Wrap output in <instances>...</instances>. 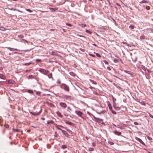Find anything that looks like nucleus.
Wrapping results in <instances>:
<instances>
[{"mask_svg":"<svg viewBox=\"0 0 153 153\" xmlns=\"http://www.w3.org/2000/svg\"><path fill=\"white\" fill-rule=\"evenodd\" d=\"M41 112V110H40V111H39L38 112H37L36 111V112H30V113L31 114H32V115H33L34 116H35V115H38Z\"/></svg>","mask_w":153,"mask_h":153,"instance_id":"nucleus-7","label":"nucleus"},{"mask_svg":"<svg viewBox=\"0 0 153 153\" xmlns=\"http://www.w3.org/2000/svg\"><path fill=\"white\" fill-rule=\"evenodd\" d=\"M61 87L66 91L69 92V91L70 89L69 87L64 84H62L61 85Z\"/></svg>","mask_w":153,"mask_h":153,"instance_id":"nucleus-1","label":"nucleus"},{"mask_svg":"<svg viewBox=\"0 0 153 153\" xmlns=\"http://www.w3.org/2000/svg\"><path fill=\"white\" fill-rule=\"evenodd\" d=\"M113 125L114 126H115V127H117V126L116 125H115V124H113Z\"/></svg>","mask_w":153,"mask_h":153,"instance_id":"nucleus-62","label":"nucleus"},{"mask_svg":"<svg viewBox=\"0 0 153 153\" xmlns=\"http://www.w3.org/2000/svg\"><path fill=\"white\" fill-rule=\"evenodd\" d=\"M36 61L37 62H40L41 61V60L40 59H36Z\"/></svg>","mask_w":153,"mask_h":153,"instance_id":"nucleus-34","label":"nucleus"},{"mask_svg":"<svg viewBox=\"0 0 153 153\" xmlns=\"http://www.w3.org/2000/svg\"><path fill=\"white\" fill-rule=\"evenodd\" d=\"M92 146H93L94 147L95 146H96V144L94 142H93L92 143Z\"/></svg>","mask_w":153,"mask_h":153,"instance_id":"nucleus-43","label":"nucleus"},{"mask_svg":"<svg viewBox=\"0 0 153 153\" xmlns=\"http://www.w3.org/2000/svg\"><path fill=\"white\" fill-rule=\"evenodd\" d=\"M48 105H49L50 106L52 107H54V105L51 103H50L49 104L48 103Z\"/></svg>","mask_w":153,"mask_h":153,"instance_id":"nucleus-29","label":"nucleus"},{"mask_svg":"<svg viewBox=\"0 0 153 153\" xmlns=\"http://www.w3.org/2000/svg\"><path fill=\"white\" fill-rule=\"evenodd\" d=\"M67 130L69 133H71V134L72 133V131L70 130L67 129Z\"/></svg>","mask_w":153,"mask_h":153,"instance_id":"nucleus-45","label":"nucleus"},{"mask_svg":"<svg viewBox=\"0 0 153 153\" xmlns=\"http://www.w3.org/2000/svg\"><path fill=\"white\" fill-rule=\"evenodd\" d=\"M70 74L71 75H72L73 76V74H74V73L72 72H71L70 73Z\"/></svg>","mask_w":153,"mask_h":153,"instance_id":"nucleus-55","label":"nucleus"},{"mask_svg":"<svg viewBox=\"0 0 153 153\" xmlns=\"http://www.w3.org/2000/svg\"><path fill=\"white\" fill-rule=\"evenodd\" d=\"M134 124L135 125H139L138 123L137 122H134Z\"/></svg>","mask_w":153,"mask_h":153,"instance_id":"nucleus-44","label":"nucleus"},{"mask_svg":"<svg viewBox=\"0 0 153 153\" xmlns=\"http://www.w3.org/2000/svg\"><path fill=\"white\" fill-rule=\"evenodd\" d=\"M90 82H92L93 84L96 85L97 84V82L96 81H94L93 80H92L91 79H90Z\"/></svg>","mask_w":153,"mask_h":153,"instance_id":"nucleus-18","label":"nucleus"},{"mask_svg":"<svg viewBox=\"0 0 153 153\" xmlns=\"http://www.w3.org/2000/svg\"><path fill=\"white\" fill-rule=\"evenodd\" d=\"M124 72L127 73H128L130 74H132V73L130 71H127V70H124Z\"/></svg>","mask_w":153,"mask_h":153,"instance_id":"nucleus-21","label":"nucleus"},{"mask_svg":"<svg viewBox=\"0 0 153 153\" xmlns=\"http://www.w3.org/2000/svg\"><path fill=\"white\" fill-rule=\"evenodd\" d=\"M79 26H80L82 27H85L86 26V25L85 24H81L79 25Z\"/></svg>","mask_w":153,"mask_h":153,"instance_id":"nucleus-20","label":"nucleus"},{"mask_svg":"<svg viewBox=\"0 0 153 153\" xmlns=\"http://www.w3.org/2000/svg\"><path fill=\"white\" fill-rule=\"evenodd\" d=\"M6 30V28L3 27H0V30L4 31H5Z\"/></svg>","mask_w":153,"mask_h":153,"instance_id":"nucleus-15","label":"nucleus"},{"mask_svg":"<svg viewBox=\"0 0 153 153\" xmlns=\"http://www.w3.org/2000/svg\"><path fill=\"white\" fill-rule=\"evenodd\" d=\"M146 8L148 10H149V9H150V7L149 6H146Z\"/></svg>","mask_w":153,"mask_h":153,"instance_id":"nucleus-47","label":"nucleus"},{"mask_svg":"<svg viewBox=\"0 0 153 153\" xmlns=\"http://www.w3.org/2000/svg\"><path fill=\"white\" fill-rule=\"evenodd\" d=\"M117 127L121 129H123V127L122 126H117Z\"/></svg>","mask_w":153,"mask_h":153,"instance_id":"nucleus-30","label":"nucleus"},{"mask_svg":"<svg viewBox=\"0 0 153 153\" xmlns=\"http://www.w3.org/2000/svg\"><path fill=\"white\" fill-rule=\"evenodd\" d=\"M94 118L96 120V121L98 123H100L102 124L103 123L102 121L103 120L100 118L94 117Z\"/></svg>","mask_w":153,"mask_h":153,"instance_id":"nucleus-2","label":"nucleus"},{"mask_svg":"<svg viewBox=\"0 0 153 153\" xmlns=\"http://www.w3.org/2000/svg\"><path fill=\"white\" fill-rule=\"evenodd\" d=\"M108 143L110 144L111 145L114 144V143L112 142L109 141Z\"/></svg>","mask_w":153,"mask_h":153,"instance_id":"nucleus-38","label":"nucleus"},{"mask_svg":"<svg viewBox=\"0 0 153 153\" xmlns=\"http://www.w3.org/2000/svg\"><path fill=\"white\" fill-rule=\"evenodd\" d=\"M111 111L112 112L113 114H116L117 113H116V112L115 111L113 110V109L112 110H111Z\"/></svg>","mask_w":153,"mask_h":153,"instance_id":"nucleus-32","label":"nucleus"},{"mask_svg":"<svg viewBox=\"0 0 153 153\" xmlns=\"http://www.w3.org/2000/svg\"><path fill=\"white\" fill-rule=\"evenodd\" d=\"M32 63V62H30L28 63H25L23 64L24 65H30Z\"/></svg>","mask_w":153,"mask_h":153,"instance_id":"nucleus-24","label":"nucleus"},{"mask_svg":"<svg viewBox=\"0 0 153 153\" xmlns=\"http://www.w3.org/2000/svg\"><path fill=\"white\" fill-rule=\"evenodd\" d=\"M123 43L124 44H127V43L126 42H123Z\"/></svg>","mask_w":153,"mask_h":153,"instance_id":"nucleus-63","label":"nucleus"},{"mask_svg":"<svg viewBox=\"0 0 153 153\" xmlns=\"http://www.w3.org/2000/svg\"><path fill=\"white\" fill-rule=\"evenodd\" d=\"M57 83L58 84L61 83L60 81L59 80H58L57 81Z\"/></svg>","mask_w":153,"mask_h":153,"instance_id":"nucleus-50","label":"nucleus"},{"mask_svg":"<svg viewBox=\"0 0 153 153\" xmlns=\"http://www.w3.org/2000/svg\"><path fill=\"white\" fill-rule=\"evenodd\" d=\"M120 61L122 63H123L122 60L120 58H119L118 59H114V63H117L119 62Z\"/></svg>","mask_w":153,"mask_h":153,"instance_id":"nucleus-9","label":"nucleus"},{"mask_svg":"<svg viewBox=\"0 0 153 153\" xmlns=\"http://www.w3.org/2000/svg\"><path fill=\"white\" fill-rule=\"evenodd\" d=\"M59 105L62 107L63 108H65L67 107L66 104L64 102H61L59 103Z\"/></svg>","mask_w":153,"mask_h":153,"instance_id":"nucleus-3","label":"nucleus"},{"mask_svg":"<svg viewBox=\"0 0 153 153\" xmlns=\"http://www.w3.org/2000/svg\"><path fill=\"white\" fill-rule=\"evenodd\" d=\"M26 10L28 12H30V13H31L32 12V11L31 10H30V9H26Z\"/></svg>","mask_w":153,"mask_h":153,"instance_id":"nucleus-39","label":"nucleus"},{"mask_svg":"<svg viewBox=\"0 0 153 153\" xmlns=\"http://www.w3.org/2000/svg\"><path fill=\"white\" fill-rule=\"evenodd\" d=\"M51 54L53 55H56V53L54 52H52Z\"/></svg>","mask_w":153,"mask_h":153,"instance_id":"nucleus-42","label":"nucleus"},{"mask_svg":"<svg viewBox=\"0 0 153 153\" xmlns=\"http://www.w3.org/2000/svg\"><path fill=\"white\" fill-rule=\"evenodd\" d=\"M68 109L70 111H72V109L70 107H68Z\"/></svg>","mask_w":153,"mask_h":153,"instance_id":"nucleus-51","label":"nucleus"},{"mask_svg":"<svg viewBox=\"0 0 153 153\" xmlns=\"http://www.w3.org/2000/svg\"><path fill=\"white\" fill-rule=\"evenodd\" d=\"M62 30L64 32H66V31H65V30L63 28L62 29Z\"/></svg>","mask_w":153,"mask_h":153,"instance_id":"nucleus-58","label":"nucleus"},{"mask_svg":"<svg viewBox=\"0 0 153 153\" xmlns=\"http://www.w3.org/2000/svg\"><path fill=\"white\" fill-rule=\"evenodd\" d=\"M141 104L142 105H146L145 103L144 102H142L141 103Z\"/></svg>","mask_w":153,"mask_h":153,"instance_id":"nucleus-54","label":"nucleus"},{"mask_svg":"<svg viewBox=\"0 0 153 153\" xmlns=\"http://www.w3.org/2000/svg\"><path fill=\"white\" fill-rule=\"evenodd\" d=\"M56 128L58 129H59V130H61V131H62V129H61V128H59L58 126H56Z\"/></svg>","mask_w":153,"mask_h":153,"instance_id":"nucleus-48","label":"nucleus"},{"mask_svg":"<svg viewBox=\"0 0 153 153\" xmlns=\"http://www.w3.org/2000/svg\"><path fill=\"white\" fill-rule=\"evenodd\" d=\"M48 78H52V74L51 73L48 74Z\"/></svg>","mask_w":153,"mask_h":153,"instance_id":"nucleus-27","label":"nucleus"},{"mask_svg":"<svg viewBox=\"0 0 153 153\" xmlns=\"http://www.w3.org/2000/svg\"><path fill=\"white\" fill-rule=\"evenodd\" d=\"M140 39H146V36L144 35H142L140 36Z\"/></svg>","mask_w":153,"mask_h":153,"instance_id":"nucleus-14","label":"nucleus"},{"mask_svg":"<svg viewBox=\"0 0 153 153\" xmlns=\"http://www.w3.org/2000/svg\"><path fill=\"white\" fill-rule=\"evenodd\" d=\"M14 83V81L13 80L10 79L8 81V83L9 84H12Z\"/></svg>","mask_w":153,"mask_h":153,"instance_id":"nucleus-12","label":"nucleus"},{"mask_svg":"<svg viewBox=\"0 0 153 153\" xmlns=\"http://www.w3.org/2000/svg\"><path fill=\"white\" fill-rule=\"evenodd\" d=\"M103 62H104V63L105 64H108V62L106 60H104L103 61Z\"/></svg>","mask_w":153,"mask_h":153,"instance_id":"nucleus-37","label":"nucleus"},{"mask_svg":"<svg viewBox=\"0 0 153 153\" xmlns=\"http://www.w3.org/2000/svg\"><path fill=\"white\" fill-rule=\"evenodd\" d=\"M129 28L131 29H133L134 28V26L133 25H131L129 26Z\"/></svg>","mask_w":153,"mask_h":153,"instance_id":"nucleus-22","label":"nucleus"},{"mask_svg":"<svg viewBox=\"0 0 153 153\" xmlns=\"http://www.w3.org/2000/svg\"><path fill=\"white\" fill-rule=\"evenodd\" d=\"M135 139L139 141L142 144L145 145V143H144V142L140 138L137 137H136Z\"/></svg>","mask_w":153,"mask_h":153,"instance_id":"nucleus-4","label":"nucleus"},{"mask_svg":"<svg viewBox=\"0 0 153 153\" xmlns=\"http://www.w3.org/2000/svg\"><path fill=\"white\" fill-rule=\"evenodd\" d=\"M76 114L79 116L82 117V113L80 111H75Z\"/></svg>","mask_w":153,"mask_h":153,"instance_id":"nucleus-5","label":"nucleus"},{"mask_svg":"<svg viewBox=\"0 0 153 153\" xmlns=\"http://www.w3.org/2000/svg\"><path fill=\"white\" fill-rule=\"evenodd\" d=\"M0 78L1 79H6V76L2 74H0Z\"/></svg>","mask_w":153,"mask_h":153,"instance_id":"nucleus-11","label":"nucleus"},{"mask_svg":"<svg viewBox=\"0 0 153 153\" xmlns=\"http://www.w3.org/2000/svg\"><path fill=\"white\" fill-rule=\"evenodd\" d=\"M116 4L118 6H120V4H119L117 3V4Z\"/></svg>","mask_w":153,"mask_h":153,"instance_id":"nucleus-60","label":"nucleus"},{"mask_svg":"<svg viewBox=\"0 0 153 153\" xmlns=\"http://www.w3.org/2000/svg\"><path fill=\"white\" fill-rule=\"evenodd\" d=\"M77 36H80V37H84V38H85V36H82V35H79V34H77Z\"/></svg>","mask_w":153,"mask_h":153,"instance_id":"nucleus-41","label":"nucleus"},{"mask_svg":"<svg viewBox=\"0 0 153 153\" xmlns=\"http://www.w3.org/2000/svg\"><path fill=\"white\" fill-rule=\"evenodd\" d=\"M96 56L98 57H101V56L100 55V54H99L98 53H96Z\"/></svg>","mask_w":153,"mask_h":153,"instance_id":"nucleus-35","label":"nucleus"},{"mask_svg":"<svg viewBox=\"0 0 153 153\" xmlns=\"http://www.w3.org/2000/svg\"><path fill=\"white\" fill-rule=\"evenodd\" d=\"M94 150V149L92 148H90L88 149V150L90 151H93Z\"/></svg>","mask_w":153,"mask_h":153,"instance_id":"nucleus-28","label":"nucleus"},{"mask_svg":"<svg viewBox=\"0 0 153 153\" xmlns=\"http://www.w3.org/2000/svg\"><path fill=\"white\" fill-rule=\"evenodd\" d=\"M89 55L91 56H92L93 57H95V55L93 54H92L89 53Z\"/></svg>","mask_w":153,"mask_h":153,"instance_id":"nucleus-33","label":"nucleus"},{"mask_svg":"<svg viewBox=\"0 0 153 153\" xmlns=\"http://www.w3.org/2000/svg\"><path fill=\"white\" fill-rule=\"evenodd\" d=\"M85 32L90 34H91L92 33V32L88 30H86Z\"/></svg>","mask_w":153,"mask_h":153,"instance_id":"nucleus-23","label":"nucleus"},{"mask_svg":"<svg viewBox=\"0 0 153 153\" xmlns=\"http://www.w3.org/2000/svg\"><path fill=\"white\" fill-rule=\"evenodd\" d=\"M149 2L148 1L144 0H143L140 2V3H148Z\"/></svg>","mask_w":153,"mask_h":153,"instance_id":"nucleus-19","label":"nucleus"},{"mask_svg":"<svg viewBox=\"0 0 153 153\" xmlns=\"http://www.w3.org/2000/svg\"><path fill=\"white\" fill-rule=\"evenodd\" d=\"M107 69L109 70H111V69L109 67H107Z\"/></svg>","mask_w":153,"mask_h":153,"instance_id":"nucleus-52","label":"nucleus"},{"mask_svg":"<svg viewBox=\"0 0 153 153\" xmlns=\"http://www.w3.org/2000/svg\"><path fill=\"white\" fill-rule=\"evenodd\" d=\"M147 138L149 140H152V138L149 137V136H147Z\"/></svg>","mask_w":153,"mask_h":153,"instance_id":"nucleus-36","label":"nucleus"},{"mask_svg":"<svg viewBox=\"0 0 153 153\" xmlns=\"http://www.w3.org/2000/svg\"><path fill=\"white\" fill-rule=\"evenodd\" d=\"M41 119L42 120H45V118H41Z\"/></svg>","mask_w":153,"mask_h":153,"instance_id":"nucleus-59","label":"nucleus"},{"mask_svg":"<svg viewBox=\"0 0 153 153\" xmlns=\"http://www.w3.org/2000/svg\"><path fill=\"white\" fill-rule=\"evenodd\" d=\"M57 115L59 117L62 118L63 117L62 115L61 114V113L59 111H57L56 112Z\"/></svg>","mask_w":153,"mask_h":153,"instance_id":"nucleus-10","label":"nucleus"},{"mask_svg":"<svg viewBox=\"0 0 153 153\" xmlns=\"http://www.w3.org/2000/svg\"><path fill=\"white\" fill-rule=\"evenodd\" d=\"M66 25L69 26H70V27H71V26H72V25H71V24H68V23H66Z\"/></svg>","mask_w":153,"mask_h":153,"instance_id":"nucleus-40","label":"nucleus"},{"mask_svg":"<svg viewBox=\"0 0 153 153\" xmlns=\"http://www.w3.org/2000/svg\"><path fill=\"white\" fill-rule=\"evenodd\" d=\"M90 88L91 89H92L93 88V87H91V86L90 87Z\"/></svg>","mask_w":153,"mask_h":153,"instance_id":"nucleus-64","label":"nucleus"},{"mask_svg":"<svg viewBox=\"0 0 153 153\" xmlns=\"http://www.w3.org/2000/svg\"><path fill=\"white\" fill-rule=\"evenodd\" d=\"M65 123L71 125L72 124V123L71 122H70L69 121L66 120L65 121Z\"/></svg>","mask_w":153,"mask_h":153,"instance_id":"nucleus-16","label":"nucleus"},{"mask_svg":"<svg viewBox=\"0 0 153 153\" xmlns=\"http://www.w3.org/2000/svg\"><path fill=\"white\" fill-rule=\"evenodd\" d=\"M13 130L14 131H18V129H13Z\"/></svg>","mask_w":153,"mask_h":153,"instance_id":"nucleus-56","label":"nucleus"},{"mask_svg":"<svg viewBox=\"0 0 153 153\" xmlns=\"http://www.w3.org/2000/svg\"><path fill=\"white\" fill-rule=\"evenodd\" d=\"M28 91L30 93H33V91L31 90H29Z\"/></svg>","mask_w":153,"mask_h":153,"instance_id":"nucleus-53","label":"nucleus"},{"mask_svg":"<svg viewBox=\"0 0 153 153\" xmlns=\"http://www.w3.org/2000/svg\"><path fill=\"white\" fill-rule=\"evenodd\" d=\"M22 41L23 42H25L27 43L28 42L25 39H22Z\"/></svg>","mask_w":153,"mask_h":153,"instance_id":"nucleus-49","label":"nucleus"},{"mask_svg":"<svg viewBox=\"0 0 153 153\" xmlns=\"http://www.w3.org/2000/svg\"><path fill=\"white\" fill-rule=\"evenodd\" d=\"M64 115L65 116H68V115H66V114H64Z\"/></svg>","mask_w":153,"mask_h":153,"instance_id":"nucleus-61","label":"nucleus"},{"mask_svg":"<svg viewBox=\"0 0 153 153\" xmlns=\"http://www.w3.org/2000/svg\"><path fill=\"white\" fill-rule=\"evenodd\" d=\"M67 148V146L65 145H62V148L64 149Z\"/></svg>","mask_w":153,"mask_h":153,"instance_id":"nucleus-26","label":"nucleus"},{"mask_svg":"<svg viewBox=\"0 0 153 153\" xmlns=\"http://www.w3.org/2000/svg\"><path fill=\"white\" fill-rule=\"evenodd\" d=\"M108 105L109 109L111 111L112 110V107L111 104L110 103H109L108 104Z\"/></svg>","mask_w":153,"mask_h":153,"instance_id":"nucleus-13","label":"nucleus"},{"mask_svg":"<svg viewBox=\"0 0 153 153\" xmlns=\"http://www.w3.org/2000/svg\"><path fill=\"white\" fill-rule=\"evenodd\" d=\"M114 108L116 110H119L120 109V108L119 107H114Z\"/></svg>","mask_w":153,"mask_h":153,"instance_id":"nucleus-25","label":"nucleus"},{"mask_svg":"<svg viewBox=\"0 0 153 153\" xmlns=\"http://www.w3.org/2000/svg\"><path fill=\"white\" fill-rule=\"evenodd\" d=\"M49 9L52 11H53H53H55L56 10H57L58 9L57 8H49Z\"/></svg>","mask_w":153,"mask_h":153,"instance_id":"nucleus-17","label":"nucleus"},{"mask_svg":"<svg viewBox=\"0 0 153 153\" xmlns=\"http://www.w3.org/2000/svg\"><path fill=\"white\" fill-rule=\"evenodd\" d=\"M114 133L115 134L118 136H120L122 134L121 132H119L117 130L115 131H114Z\"/></svg>","mask_w":153,"mask_h":153,"instance_id":"nucleus-8","label":"nucleus"},{"mask_svg":"<svg viewBox=\"0 0 153 153\" xmlns=\"http://www.w3.org/2000/svg\"><path fill=\"white\" fill-rule=\"evenodd\" d=\"M149 115L150 117L152 118H153V116L151 115L150 113H149Z\"/></svg>","mask_w":153,"mask_h":153,"instance_id":"nucleus-46","label":"nucleus"},{"mask_svg":"<svg viewBox=\"0 0 153 153\" xmlns=\"http://www.w3.org/2000/svg\"><path fill=\"white\" fill-rule=\"evenodd\" d=\"M24 36L23 35H20L18 36V37L19 38H22L24 37Z\"/></svg>","mask_w":153,"mask_h":153,"instance_id":"nucleus-31","label":"nucleus"},{"mask_svg":"<svg viewBox=\"0 0 153 153\" xmlns=\"http://www.w3.org/2000/svg\"><path fill=\"white\" fill-rule=\"evenodd\" d=\"M142 69L144 71H145L146 70L145 68L144 67L142 68Z\"/></svg>","mask_w":153,"mask_h":153,"instance_id":"nucleus-57","label":"nucleus"},{"mask_svg":"<svg viewBox=\"0 0 153 153\" xmlns=\"http://www.w3.org/2000/svg\"><path fill=\"white\" fill-rule=\"evenodd\" d=\"M62 132L63 134L65 135L68 137H69V135L67 133V132L63 130H62Z\"/></svg>","mask_w":153,"mask_h":153,"instance_id":"nucleus-6","label":"nucleus"}]
</instances>
